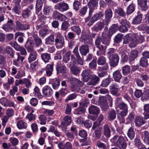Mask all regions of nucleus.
<instances>
[{
	"mask_svg": "<svg viewBox=\"0 0 149 149\" xmlns=\"http://www.w3.org/2000/svg\"><path fill=\"white\" fill-rule=\"evenodd\" d=\"M121 25L118 28L120 31L123 33L127 32L130 28V22L126 19H123L120 22Z\"/></svg>",
	"mask_w": 149,
	"mask_h": 149,
	"instance_id": "obj_5",
	"label": "nucleus"
},
{
	"mask_svg": "<svg viewBox=\"0 0 149 149\" xmlns=\"http://www.w3.org/2000/svg\"><path fill=\"white\" fill-rule=\"evenodd\" d=\"M34 94L39 99L42 98L43 96L39 92V88L37 86H36L34 89Z\"/></svg>",
	"mask_w": 149,
	"mask_h": 149,
	"instance_id": "obj_62",
	"label": "nucleus"
},
{
	"mask_svg": "<svg viewBox=\"0 0 149 149\" xmlns=\"http://www.w3.org/2000/svg\"><path fill=\"white\" fill-rule=\"evenodd\" d=\"M30 53L28 60L29 63H31L33 61L36 60L37 58L38 54L36 51L34 50L29 52Z\"/></svg>",
	"mask_w": 149,
	"mask_h": 149,
	"instance_id": "obj_35",
	"label": "nucleus"
},
{
	"mask_svg": "<svg viewBox=\"0 0 149 149\" xmlns=\"http://www.w3.org/2000/svg\"><path fill=\"white\" fill-rule=\"evenodd\" d=\"M100 108L97 106L92 105L88 109L89 113L91 114L97 116L100 112Z\"/></svg>",
	"mask_w": 149,
	"mask_h": 149,
	"instance_id": "obj_15",
	"label": "nucleus"
},
{
	"mask_svg": "<svg viewBox=\"0 0 149 149\" xmlns=\"http://www.w3.org/2000/svg\"><path fill=\"white\" fill-rule=\"evenodd\" d=\"M112 81V79L110 78H106L102 81L100 86L104 87H107Z\"/></svg>",
	"mask_w": 149,
	"mask_h": 149,
	"instance_id": "obj_49",
	"label": "nucleus"
},
{
	"mask_svg": "<svg viewBox=\"0 0 149 149\" xmlns=\"http://www.w3.org/2000/svg\"><path fill=\"white\" fill-rule=\"evenodd\" d=\"M138 55L137 51L134 50L132 51L130 53L129 56V60L130 61H133L136 58Z\"/></svg>",
	"mask_w": 149,
	"mask_h": 149,
	"instance_id": "obj_53",
	"label": "nucleus"
},
{
	"mask_svg": "<svg viewBox=\"0 0 149 149\" xmlns=\"http://www.w3.org/2000/svg\"><path fill=\"white\" fill-rule=\"evenodd\" d=\"M68 5L65 3L62 2L56 4L54 6L55 9L63 12L69 9Z\"/></svg>",
	"mask_w": 149,
	"mask_h": 149,
	"instance_id": "obj_6",
	"label": "nucleus"
},
{
	"mask_svg": "<svg viewBox=\"0 0 149 149\" xmlns=\"http://www.w3.org/2000/svg\"><path fill=\"white\" fill-rule=\"evenodd\" d=\"M34 41L35 43V45L36 47H38L42 44V41L41 38L38 37L36 35H34L33 36Z\"/></svg>",
	"mask_w": 149,
	"mask_h": 149,
	"instance_id": "obj_45",
	"label": "nucleus"
},
{
	"mask_svg": "<svg viewBox=\"0 0 149 149\" xmlns=\"http://www.w3.org/2000/svg\"><path fill=\"white\" fill-rule=\"evenodd\" d=\"M40 57L41 59L45 63L49 62L51 59L50 54L46 52L41 54Z\"/></svg>",
	"mask_w": 149,
	"mask_h": 149,
	"instance_id": "obj_27",
	"label": "nucleus"
},
{
	"mask_svg": "<svg viewBox=\"0 0 149 149\" xmlns=\"http://www.w3.org/2000/svg\"><path fill=\"white\" fill-rule=\"evenodd\" d=\"M81 37L84 40L85 45H91L92 44V40L90 36L86 35L85 36H82Z\"/></svg>",
	"mask_w": 149,
	"mask_h": 149,
	"instance_id": "obj_37",
	"label": "nucleus"
},
{
	"mask_svg": "<svg viewBox=\"0 0 149 149\" xmlns=\"http://www.w3.org/2000/svg\"><path fill=\"white\" fill-rule=\"evenodd\" d=\"M88 7L87 6H84L79 11V15L80 16L84 15L87 13Z\"/></svg>",
	"mask_w": 149,
	"mask_h": 149,
	"instance_id": "obj_60",
	"label": "nucleus"
},
{
	"mask_svg": "<svg viewBox=\"0 0 149 149\" xmlns=\"http://www.w3.org/2000/svg\"><path fill=\"white\" fill-rule=\"evenodd\" d=\"M49 83L52 84L53 89L56 90L60 86V81L56 79H51L50 80Z\"/></svg>",
	"mask_w": 149,
	"mask_h": 149,
	"instance_id": "obj_25",
	"label": "nucleus"
},
{
	"mask_svg": "<svg viewBox=\"0 0 149 149\" xmlns=\"http://www.w3.org/2000/svg\"><path fill=\"white\" fill-rule=\"evenodd\" d=\"M104 16V13L101 11H100L94 14L92 17V22H95L98 20L101 19Z\"/></svg>",
	"mask_w": 149,
	"mask_h": 149,
	"instance_id": "obj_32",
	"label": "nucleus"
},
{
	"mask_svg": "<svg viewBox=\"0 0 149 149\" xmlns=\"http://www.w3.org/2000/svg\"><path fill=\"white\" fill-rule=\"evenodd\" d=\"M17 126L19 129H25L27 127L26 124L22 120L19 121L17 124Z\"/></svg>",
	"mask_w": 149,
	"mask_h": 149,
	"instance_id": "obj_63",
	"label": "nucleus"
},
{
	"mask_svg": "<svg viewBox=\"0 0 149 149\" xmlns=\"http://www.w3.org/2000/svg\"><path fill=\"white\" fill-rule=\"evenodd\" d=\"M95 130L92 135L93 137L95 138L96 139H100L102 134V127H98Z\"/></svg>",
	"mask_w": 149,
	"mask_h": 149,
	"instance_id": "obj_20",
	"label": "nucleus"
},
{
	"mask_svg": "<svg viewBox=\"0 0 149 149\" xmlns=\"http://www.w3.org/2000/svg\"><path fill=\"white\" fill-rule=\"evenodd\" d=\"M92 75L91 70L88 69L84 70L81 72V75L82 77L83 81L84 82L88 81Z\"/></svg>",
	"mask_w": 149,
	"mask_h": 149,
	"instance_id": "obj_7",
	"label": "nucleus"
},
{
	"mask_svg": "<svg viewBox=\"0 0 149 149\" xmlns=\"http://www.w3.org/2000/svg\"><path fill=\"white\" fill-rule=\"evenodd\" d=\"M134 143L135 146L138 149H139L141 147H143L141 140L138 138H136L134 139Z\"/></svg>",
	"mask_w": 149,
	"mask_h": 149,
	"instance_id": "obj_57",
	"label": "nucleus"
},
{
	"mask_svg": "<svg viewBox=\"0 0 149 149\" xmlns=\"http://www.w3.org/2000/svg\"><path fill=\"white\" fill-rule=\"evenodd\" d=\"M116 112L113 109L109 110L108 113L107 119L109 121H112L115 119L116 117Z\"/></svg>",
	"mask_w": 149,
	"mask_h": 149,
	"instance_id": "obj_28",
	"label": "nucleus"
},
{
	"mask_svg": "<svg viewBox=\"0 0 149 149\" xmlns=\"http://www.w3.org/2000/svg\"><path fill=\"white\" fill-rule=\"evenodd\" d=\"M54 34H52L45 39V44L47 45L52 44L54 42Z\"/></svg>",
	"mask_w": 149,
	"mask_h": 149,
	"instance_id": "obj_51",
	"label": "nucleus"
},
{
	"mask_svg": "<svg viewBox=\"0 0 149 149\" xmlns=\"http://www.w3.org/2000/svg\"><path fill=\"white\" fill-rule=\"evenodd\" d=\"M127 135L130 140H132L134 139L135 136V133L133 127H131L129 129L127 132Z\"/></svg>",
	"mask_w": 149,
	"mask_h": 149,
	"instance_id": "obj_41",
	"label": "nucleus"
},
{
	"mask_svg": "<svg viewBox=\"0 0 149 149\" xmlns=\"http://www.w3.org/2000/svg\"><path fill=\"white\" fill-rule=\"evenodd\" d=\"M122 70L123 74L127 75L130 72V68L129 65H126L123 67Z\"/></svg>",
	"mask_w": 149,
	"mask_h": 149,
	"instance_id": "obj_59",
	"label": "nucleus"
},
{
	"mask_svg": "<svg viewBox=\"0 0 149 149\" xmlns=\"http://www.w3.org/2000/svg\"><path fill=\"white\" fill-rule=\"evenodd\" d=\"M109 63L111 66L114 67L118 65L119 60V56L118 54H114L109 57Z\"/></svg>",
	"mask_w": 149,
	"mask_h": 149,
	"instance_id": "obj_10",
	"label": "nucleus"
},
{
	"mask_svg": "<svg viewBox=\"0 0 149 149\" xmlns=\"http://www.w3.org/2000/svg\"><path fill=\"white\" fill-rule=\"evenodd\" d=\"M118 107L120 109L122 110L121 112L128 113V107L127 105L123 102L120 103L118 104Z\"/></svg>",
	"mask_w": 149,
	"mask_h": 149,
	"instance_id": "obj_43",
	"label": "nucleus"
},
{
	"mask_svg": "<svg viewBox=\"0 0 149 149\" xmlns=\"http://www.w3.org/2000/svg\"><path fill=\"white\" fill-rule=\"evenodd\" d=\"M80 53L82 56H86L89 50L88 45H82L79 47Z\"/></svg>",
	"mask_w": 149,
	"mask_h": 149,
	"instance_id": "obj_26",
	"label": "nucleus"
},
{
	"mask_svg": "<svg viewBox=\"0 0 149 149\" xmlns=\"http://www.w3.org/2000/svg\"><path fill=\"white\" fill-rule=\"evenodd\" d=\"M139 64L141 66L143 67H146L148 65V61L146 58L142 57L140 59Z\"/></svg>",
	"mask_w": 149,
	"mask_h": 149,
	"instance_id": "obj_52",
	"label": "nucleus"
},
{
	"mask_svg": "<svg viewBox=\"0 0 149 149\" xmlns=\"http://www.w3.org/2000/svg\"><path fill=\"white\" fill-rule=\"evenodd\" d=\"M137 15L134 18L132 21V24H140L142 20L143 15L141 13L140 11H138Z\"/></svg>",
	"mask_w": 149,
	"mask_h": 149,
	"instance_id": "obj_23",
	"label": "nucleus"
},
{
	"mask_svg": "<svg viewBox=\"0 0 149 149\" xmlns=\"http://www.w3.org/2000/svg\"><path fill=\"white\" fill-rule=\"evenodd\" d=\"M34 112V110H32L31 112L28 113L26 117V118L28 119L30 121L34 120L36 119V115L35 114L33 115V113Z\"/></svg>",
	"mask_w": 149,
	"mask_h": 149,
	"instance_id": "obj_61",
	"label": "nucleus"
},
{
	"mask_svg": "<svg viewBox=\"0 0 149 149\" xmlns=\"http://www.w3.org/2000/svg\"><path fill=\"white\" fill-rule=\"evenodd\" d=\"M53 93V90L48 86H44L42 89V93L44 97H48L51 96Z\"/></svg>",
	"mask_w": 149,
	"mask_h": 149,
	"instance_id": "obj_13",
	"label": "nucleus"
},
{
	"mask_svg": "<svg viewBox=\"0 0 149 149\" xmlns=\"http://www.w3.org/2000/svg\"><path fill=\"white\" fill-rule=\"evenodd\" d=\"M68 81L70 82L71 85L72 84L78 85L79 86H82L84 85V83L81 81L73 77H71L68 79Z\"/></svg>",
	"mask_w": 149,
	"mask_h": 149,
	"instance_id": "obj_30",
	"label": "nucleus"
},
{
	"mask_svg": "<svg viewBox=\"0 0 149 149\" xmlns=\"http://www.w3.org/2000/svg\"><path fill=\"white\" fill-rule=\"evenodd\" d=\"M97 60L93 59L89 64L88 67L90 69L93 70H96L97 67Z\"/></svg>",
	"mask_w": 149,
	"mask_h": 149,
	"instance_id": "obj_56",
	"label": "nucleus"
},
{
	"mask_svg": "<svg viewBox=\"0 0 149 149\" xmlns=\"http://www.w3.org/2000/svg\"><path fill=\"white\" fill-rule=\"evenodd\" d=\"M30 25L26 24H23L19 21L15 22V29L17 31H22L29 29Z\"/></svg>",
	"mask_w": 149,
	"mask_h": 149,
	"instance_id": "obj_8",
	"label": "nucleus"
},
{
	"mask_svg": "<svg viewBox=\"0 0 149 149\" xmlns=\"http://www.w3.org/2000/svg\"><path fill=\"white\" fill-rule=\"evenodd\" d=\"M54 41L55 45L57 48H62L65 44L64 38L60 34L56 35Z\"/></svg>",
	"mask_w": 149,
	"mask_h": 149,
	"instance_id": "obj_4",
	"label": "nucleus"
},
{
	"mask_svg": "<svg viewBox=\"0 0 149 149\" xmlns=\"http://www.w3.org/2000/svg\"><path fill=\"white\" fill-rule=\"evenodd\" d=\"M143 114L145 119L149 118V104H145L143 107Z\"/></svg>",
	"mask_w": 149,
	"mask_h": 149,
	"instance_id": "obj_39",
	"label": "nucleus"
},
{
	"mask_svg": "<svg viewBox=\"0 0 149 149\" xmlns=\"http://www.w3.org/2000/svg\"><path fill=\"white\" fill-rule=\"evenodd\" d=\"M93 12L89 11L88 16L85 19V22L86 23L89 21L87 25L89 27L91 26L94 23V22H92V14Z\"/></svg>",
	"mask_w": 149,
	"mask_h": 149,
	"instance_id": "obj_38",
	"label": "nucleus"
},
{
	"mask_svg": "<svg viewBox=\"0 0 149 149\" xmlns=\"http://www.w3.org/2000/svg\"><path fill=\"white\" fill-rule=\"evenodd\" d=\"M43 3L42 0H37L36 6V12L38 14L41 10Z\"/></svg>",
	"mask_w": 149,
	"mask_h": 149,
	"instance_id": "obj_44",
	"label": "nucleus"
},
{
	"mask_svg": "<svg viewBox=\"0 0 149 149\" xmlns=\"http://www.w3.org/2000/svg\"><path fill=\"white\" fill-rule=\"evenodd\" d=\"M91 79L87 83V85H88L94 86L97 84L100 80L99 77L95 74H92V77L90 78Z\"/></svg>",
	"mask_w": 149,
	"mask_h": 149,
	"instance_id": "obj_18",
	"label": "nucleus"
},
{
	"mask_svg": "<svg viewBox=\"0 0 149 149\" xmlns=\"http://www.w3.org/2000/svg\"><path fill=\"white\" fill-rule=\"evenodd\" d=\"M50 33V30L45 27L43 29L39 30V34L41 37H44Z\"/></svg>",
	"mask_w": 149,
	"mask_h": 149,
	"instance_id": "obj_47",
	"label": "nucleus"
},
{
	"mask_svg": "<svg viewBox=\"0 0 149 149\" xmlns=\"http://www.w3.org/2000/svg\"><path fill=\"white\" fill-rule=\"evenodd\" d=\"M149 0H138V4L143 11H145L148 8L147 3Z\"/></svg>",
	"mask_w": 149,
	"mask_h": 149,
	"instance_id": "obj_21",
	"label": "nucleus"
},
{
	"mask_svg": "<svg viewBox=\"0 0 149 149\" xmlns=\"http://www.w3.org/2000/svg\"><path fill=\"white\" fill-rule=\"evenodd\" d=\"M145 119L144 117H143L139 116H136L134 121L135 126L138 127H141L142 125L146 123Z\"/></svg>",
	"mask_w": 149,
	"mask_h": 149,
	"instance_id": "obj_14",
	"label": "nucleus"
},
{
	"mask_svg": "<svg viewBox=\"0 0 149 149\" xmlns=\"http://www.w3.org/2000/svg\"><path fill=\"white\" fill-rule=\"evenodd\" d=\"M81 69L79 67L75 66L74 64L73 67L70 68V72L73 74L77 75L80 72Z\"/></svg>",
	"mask_w": 149,
	"mask_h": 149,
	"instance_id": "obj_42",
	"label": "nucleus"
},
{
	"mask_svg": "<svg viewBox=\"0 0 149 149\" xmlns=\"http://www.w3.org/2000/svg\"><path fill=\"white\" fill-rule=\"evenodd\" d=\"M34 43L32 40L28 39L25 44V47L28 52L35 50L34 49Z\"/></svg>",
	"mask_w": 149,
	"mask_h": 149,
	"instance_id": "obj_24",
	"label": "nucleus"
},
{
	"mask_svg": "<svg viewBox=\"0 0 149 149\" xmlns=\"http://www.w3.org/2000/svg\"><path fill=\"white\" fill-rule=\"evenodd\" d=\"M130 40V43L129 45V47H135L136 46L137 42L136 35L132 37Z\"/></svg>",
	"mask_w": 149,
	"mask_h": 149,
	"instance_id": "obj_50",
	"label": "nucleus"
},
{
	"mask_svg": "<svg viewBox=\"0 0 149 149\" xmlns=\"http://www.w3.org/2000/svg\"><path fill=\"white\" fill-rule=\"evenodd\" d=\"M115 146L119 149H126L127 143L126 140L123 137L119 136L116 142H114Z\"/></svg>",
	"mask_w": 149,
	"mask_h": 149,
	"instance_id": "obj_3",
	"label": "nucleus"
},
{
	"mask_svg": "<svg viewBox=\"0 0 149 149\" xmlns=\"http://www.w3.org/2000/svg\"><path fill=\"white\" fill-rule=\"evenodd\" d=\"M115 12L118 15L122 17H125L126 15L125 12L123 9L121 7H119L115 9Z\"/></svg>",
	"mask_w": 149,
	"mask_h": 149,
	"instance_id": "obj_46",
	"label": "nucleus"
},
{
	"mask_svg": "<svg viewBox=\"0 0 149 149\" xmlns=\"http://www.w3.org/2000/svg\"><path fill=\"white\" fill-rule=\"evenodd\" d=\"M13 22L12 19L9 20L6 24L3 25V29L6 31H9L12 30L14 26Z\"/></svg>",
	"mask_w": 149,
	"mask_h": 149,
	"instance_id": "obj_16",
	"label": "nucleus"
},
{
	"mask_svg": "<svg viewBox=\"0 0 149 149\" xmlns=\"http://www.w3.org/2000/svg\"><path fill=\"white\" fill-rule=\"evenodd\" d=\"M58 146L60 149H72V145L70 143L67 142L65 144L61 142L58 145Z\"/></svg>",
	"mask_w": 149,
	"mask_h": 149,
	"instance_id": "obj_34",
	"label": "nucleus"
},
{
	"mask_svg": "<svg viewBox=\"0 0 149 149\" xmlns=\"http://www.w3.org/2000/svg\"><path fill=\"white\" fill-rule=\"evenodd\" d=\"M97 63L98 65L104 66L99 68V71L107 70L108 69V64L106 62V58L104 56H102L99 57L97 60Z\"/></svg>",
	"mask_w": 149,
	"mask_h": 149,
	"instance_id": "obj_2",
	"label": "nucleus"
},
{
	"mask_svg": "<svg viewBox=\"0 0 149 149\" xmlns=\"http://www.w3.org/2000/svg\"><path fill=\"white\" fill-rule=\"evenodd\" d=\"M64 63H62L60 61L58 62L56 64V70L57 74L62 73H65L66 72L67 68L64 65Z\"/></svg>",
	"mask_w": 149,
	"mask_h": 149,
	"instance_id": "obj_11",
	"label": "nucleus"
},
{
	"mask_svg": "<svg viewBox=\"0 0 149 149\" xmlns=\"http://www.w3.org/2000/svg\"><path fill=\"white\" fill-rule=\"evenodd\" d=\"M105 18L103 20L105 22V25H108L113 15V12L111 9L106 10L104 12Z\"/></svg>",
	"mask_w": 149,
	"mask_h": 149,
	"instance_id": "obj_9",
	"label": "nucleus"
},
{
	"mask_svg": "<svg viewBox=\"0 0 149 149\" xmlns=\"http://www.w3.org/2000/svg\"><path fill=\"white\" fill-rule=\"evenodd\" d=\"M127 113L123 112H120L117 114V118L120 122L123 123H125V117Z\"/></svg>",
	"mask_w": 149,
	"mask_h": 149,
	"instance_id": "obj_48",
	"label": "nucleus"
},
{
	"mask_svg": "<svg viewBox=\"0 0 149 149\" xmlns=\"http://www.w3.org/2000/svg\"><path fill=\"white\" fill-rule=\"evenodd\" d=\"M135 4L132 2L127 8L126 14L129 15L133 13L135 10Z\"/></svg>",
	"mask_w": 149,
	"mask_h": 149,
	"instance_id": "obj_40",
	"label": "nucleus"
},
{
	"mask_svg": "<svg viewBox=\"0 0 149 149\" xmlns=\"http://www.w3.org/2000/svg\"><path fill=\"white\" fill-rule=\"evenodd\" d=\"M31 10L27 8L23 10L22 12V16L24 18L28 17L30 14Z\"/></svg>",
	"mask_w": 149,
	"mask_h": 149,
	"instance_id": "obj_64",
	"label": "nucleus"
},
{
	"mask_svg": "<svg viewBox=\"0 0 149 149\" xmlns=\"http://www.w3.org/2000/svg\"><path fill=\"white\" fill-rule=\"evenodd\" d=\"M86 111V109L82 107H80L76 109L74 111L75 114L80 115L84 113Z\"/></svg>",
	"mask_w": 149,
	"mask_h": 149,
	"instance_id": "obj_55",
	"label": "nucleus"
},
{
	"mask_svg": "<svg viewBox=\"0 0 149 149\" xmlns=\"http://www.w3.org/2000/svg\"><path fill=\"white\" fill-rule=\"evenodd\" d=\"M103 133L106 138H109L111 136V131L108 125L105 124L103 127Z\"/></svg>",
	"mask_w": 149,
	"mask_h": 149,
	"instance_id": "obj_29",
	"label": "nucleus"
},
{
	"mask_svg": "<svg viewBox=\"0 0 149 149\" xmlns=\"http://www.w3.org/2000/svg\"><path fill=\"white\" fill-rule=\"evenodd\" d=\"M15 51L11 47L7 46L5 47V55L9 58H15Z\"/></svg>",
	"mask_w": 149,
	"mask_h": 149,
	"instance_id": "obj_12",
	"label": "nucleus"
},
{
	"mask_svg": "<svg viewBox=\"0 0 149 149\" xmlns=\"http://www.w3.org/2000/svg\"><path fill=\"white\" fill-rule=\"evenodd\" d=\"M53 63L48 64L47 65L46 67V75L49 77L51 76L53 70Z\"/></svg>",
	"mask_w": 149,
	"mask_h": 149,
	"instance_id": "obj_36",
	"label": "nucleus"
},
{
	"mask_svg": "<svg viewBox=\"0 0 149 149\" xmlns=\"http://www.w3.org/2000/svg\"><path fill=\"white\" fill-rule=\"evenodd\" d=\"M118 85L116 83L111 84L109 87L110 91L113 95L118 96Z\"/></svg>",
	"mask_w": 149,
	"mask_h": 149,
	"instance_id": "obj_17",
	"label": "nucleus"
},
{
	"mask_svg": "<svg viewBox=\"0 0 149 149\" xmlns=\"http://www.w3.org/2000/svg\"><path fill=\"white\" fill-rule=\"evenodd\" d=\"M53 15L54 18L57 19L61 21L64 20L66 18L65 16L60 13L57 10H55L54 12Z\"/></svg>",
	"mask_w": 149,
	"mask_h": 149,
	"instance_id": "obj_19",
	"label": "nucleus"
},
{
	"mask_svg": "<svg viewBox=\"0 0 149 149\" xmlns=\"http://www.w3.org/2000/svg\"><path fill=\"white\" fill-rule=\"evenodd\" d=\"M71 121V118L70 116H65L63 118V120L61 123V125L64 126H66L70 124Z\"/></svg>",
	"mask_w": 149,
	"mask_h": 149,
	"instance_id": "obj_33",
	"label": "nucleus"
},
{
	"mask_svg": "<svg viewBox=\"0 0 149 149\" xmlns=\"http://www.w3.org/2000/svg\"><path fill=\"white\" fill-rule=\"evenodd\" d=\"M71 52H68L65 54L63 58V62L65 63H68L70 60V56L71 55Z\"/></svg>",
	"mask_w": 149,
	"mask_h": 149,
	"instance_id": "obj_54",
	"label": "nucleus"
},
{
	"mask_svg": "<svg viewBox=\"0 0 149 149\" xmlns=\"http://www.w3.org/2000/svg\"><path fill=\"white\" fill-rule=\"evenodd\" d=\"M9 44L12 47H13L15 50L18 51H19V50L22 47L21 46L18 45L16 41H12L10 42Z\"/></svg>",
	"mask_w": 149,
	"mask_h": 149,
	"instance_id": "obj_58",
	"label": "nucleus"
},
{
	"mask_svg": "<svg viewBox=\"0 0 149 149\" xmlns=\"http://www.w3.org/2000/svg\"><path fill=\"white\" fill-rule=\"evenodd\" d=\"M113 75L114 80L116 81L120 82V80L122 77L121 70H118L114 71Z\"/></svg>",
	"mask_w": 149,
	"mask_h": 149,
	"instance_id": "obj_22",
	"label": "nucleus"
},
{
	"mask_svg": "<svg viewBox=\"0 0 149 149\" xmlns=\"http://www.w3.org/2000/svg\"><path fill=\"white\" fill-rule=\"evenodd\" d=\"M104 25L105 22L103 20V22H98L97 25L93 26L92 29L94 31L98 32L101 31L104 28Z\"/></svg>",
	"mask_w": 149,
	"mask_h": 149,
	"instance_id": "obj_31",
	"label": "nucleus"
},
{
	"mask_svg": "<svg viewBox=\"0 0 149 149\" xmlns=\"http://www.w3.org/2000/svg\"><path fill=\"white\" fill-rule=\"evenodd\" d=\"M111 38L104 35V33H102V37L98 36L95 39V44L97 49V54L98 56L104 54L105 52L107 45H109Z\"/></svg>",
	"mask_w": 149,
	"mask_h": 149,
	"instance_id": "obj_1",
	"label": "nucleus"
}]
</instances>
